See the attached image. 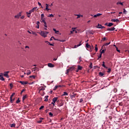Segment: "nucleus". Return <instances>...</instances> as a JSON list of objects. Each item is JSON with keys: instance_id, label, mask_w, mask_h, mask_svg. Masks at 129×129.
Here are the masks:
<instances>
[{"instance_id": "obj_1", "label": "nucleus", "mask_w": 129, "mask_h": 129, "mask_svg": "<svg viewBox=\"0 0 129 129\" xmlns=\"http://www.w3.org/2000/svg\"><path fill=\"white\" fill-rule=\"evenodd\" d=\"M39 34L42 37H43V38H46V37H47V35L49 34V32L41 31L40 32H39Z\"/></svg>"}, {"instance_id": "obj_2", "label": "nucleus", "mask_w": 129, "mask_h": 129, "mask_svg": "<svg viewBox=\"0 0 129 129\" xmlns=\"http://www.w3.org/2000/svg\"><path fill=\"white\" fill-rule=\"evenodd\" d=\"M22 16V12H20L19 14H17V15L15 16L14 18L15 19H20V17Z\"/></svg>"}, {"instance_id": "obj_3", "label": "nucleus", "mask_w": 129, "mask_h": 129, "mask_svg": "<svg viewBox=\"0 0 129 129\" xmlns=\"http://www.w3.org/2000/svg\"><path fill=\"white\" fill-rule=\"evenodd\" d=\"M19 82V83H21V84H22V85H26V84H28V82L20 81Z\"/></svg>"}, {"instance_id": "obj_4", "label": "nucleus", "mask_w": 129, "mask_h": 129, "mask_svg": "<svg viewBox=\"0 0 129 129\" xmlns=\"http://www.w3.org/2000/svg\"><path fill=\"white\" fill-rule=\"evenodd\" d=\"M73 70H74V68H70L69 69L67 70V73H66V74H68L70 71H73Z\"/></svg>"}, {"instance_id": "obj_5", "label": "nucleus", "mask_w": 129, "mask_h": 129, "mask_svg": "<svg viewBox=\"0 0 129 129\" xmlns=\"http://www.w3.org/2000/svg\"><path fill=\"white\" fill-rule=\"evenodd\" d=\"M45 6H46V8H45V10H44V11H47V12H49V11L51 10V9L48 8H49L48 4H46Z\"/></svg>"}, {"instance_id": "obj_6", "label": "nucleus", "mask_w": 129, "mask_h": 129, "mask_svg": "<svg viewBox=\"0 0 129 129\" xmlns=\"http://www.w3.org/2000/svg\"><path fill=\"white\" fill-rule=\"evenodd\" d=\"M31 13H34L35 11H38V7H34L31 10Z\"/></svg>"}, {"instance_id": "obj_7", "label": "nucleus", "mask_w": 129, "mask_h": 129, "mask_svg": "<svg viewBox=\"0 0 129 129\" xmlns=\"http://www.w3.org/2000/svg\"><path fill=\"white\" fill-rule=\"evenodd\" d=\"M9 73H10V72H5L4 76H5V77H7V78H9Z\"/></svg>"}, {"instance_id": "obj_8", "label": "nucleus", "mask_w": 129, "mask_h": 129, "mask_svg": "<svg viewBox=\"0 0 129 129\" xmlns=\"http://www.w3.org/2000/svg\"><path fill=\"white\" fill-rule=\"evenodd\" d=\"M38 90L39 91H44V90H45V88H44L43 87H40L38 88Z\"/></svg>"}, {"instance_id": "obj_9", "label": "nucleus", "mask_w": 129, "mask_h": 129, "mask_svg": "<svg viewBox=\"0 0 129 129\" xmlns=\"http://www.w3.org/2000/svg\"><path fill=\"white\" fill-rule=\"evenodd\" d=\"M100 16H102V14L98 13L94 16V18H97V17H100Z\"/></svg>"}, {"instance_id": "obj_10", "label": "nucleus", "mask_w": 129, "mask_h": 129, "mask_svg": "<svg viewBox=\"0 0 129 129\" xmlns=\"http://www.w3.org/2000/svg\"><path fill=\"white\" fill-rule=\"evenodd\" d=\"M97 29H103L104 27L102 26V25L100 24H98V26H97Z\"/></svg>"}, {"instance_id": "obj_11", "label": "nucleus", "mask_w": 129, "mask_h": 129, "mask_svg": "<svg viewBox=\"0 0 129 129\" xmlns=\"http://www.w3.org/2000/svg\"><path fill=\"white\" fill-rule=\"evenodd\" d=\"M57 100H58V97H54L52 99V102L56 103V101H57Z\"/></svg>"}, {"instance_id": "obj_12", "label": "nucleus", "mask_w": 129, "mask_h": 129, "mask_svg": "<svg viewBox=\"0 0 129 129\" xmlns=\"http://www.w3.org/2000/svg\"><path fill=\"white\" fill-rule=\"evenodd\" d=\"M114 30H115V28L114 27H112L111 28H108L107 29V31H114Z\"/></svg>"}, {"instance_id": "obj_13", "label": "nucleus", "mask_w": 129, "mask_h": 129, "mask_svg": "<svg viewBox=\"0 0 129 129\" xmlns=\"http://www.w3.org/2000/svg\"><path fill=\"white\" fill-rule=\"evenodd\" d=\"M48 67H50V68H53V67H54V64H53L51 63H48Z\"/></svg>"}, {"instance_id": "obj_14", "label": "nucleus", "mask_w": 129, "mask_h": 129, "mask_svg": "<svg viewBox=\"0 0 129 129\" xmlns=\"http://www.w3.org/2000/svg\"><path fill=\"white\" fill-rule=\"evenodd\" d=\"M102 63H103L102 64V66L104 67V68H106V69H107V67L105 66V62L103 61Z\"/></svg>"}, {"instance_id": "obj_15", "label": "nucleus", "mask_w": 129, "mask_h": 129, "mask_svg": "<svg viewBox=\"0 0 129 129\" xmlns=\"http://www.w3.org/2000/svg\"><path fill=\"white\" fill-rule=\"evenodd\" d=\"M109 44H110V42H108V43H105V44L104 45H103L102 48L103 49V48H104V47H105V46H108V45H109Z\"/></svg>"}, {"instance_id": "obj_16", "label": "nucleus", "mask_w": 129, "mask_h": 129, "mask_svg": "<svg viewBox=\"0 0 129 129\" xmlns=\"http://www.w3.org/2000/svg\"><path fill=\"white\" fill-rule=\"evenodd\" d=\"M75 16H77V19H79L80 18V17H81L82 18H83V15H80L78 14H76V15H75Z\"/></svg>"}, {"instance_id": "obj_17", "label": "nucleus", "mask_w": 129, "mask_h": 129, "mask_svg": "<svg viewBox=\"0 0 129 129\" xmlns=\"http://www.w3.org/2000/svg\"><path fill=\"white\" fill-rule=\"evenodd\" d=\"M99 75L100 77H102V76H103V75H104V73L101 72H100L99 73Z\"/></svg>"}, {"instance_id": "obj_18", "label": "nucleus", "mask_w": 129, "mask_h": 129, "mask_svg": "<svg viewBox=\"0 0 129 129\" xmlns=\"http://www.w3.org/2000/svg\"><path fill=\"white\" fill-rule=\"evenodd\" d=\"M75 29H76V28H72V30H73V31H71V34H73V33H74V32H75Z\"/></svg>"}, {"instance_id": "obj_19", "label": "nucleus", "mask_w": 129, "mask_h": 129, "mask_svg": "<svg viewBox=\"0 0 129 129\" xmlns=\"http://www.w3.org/2000/svg\"><path fill=\"white\" fill-rule=\"evenodd\" d=\"M111 22H116L117 23V22H119V20L118 19H112Z\"/></svg>"}, {"instance_id": "obj_20", "label": "nucleus", "mask_w": 129, "mask_h": 129, "mask_svg": "<svg viewBox=\"0 0 129 129\" xmlns=\"http://www.w3.org/2000/svg\"><path fill=\"white\" fill-rule=\"evenodd\" d=\"M95 31H94L93 30H90L89 31V34H92V35H93V34H94Z\"/></svg>"}, {"instance_id": "obj_21", "label": "nucleus", "mask_w": 129, "mask_h": 129, "mask_svg": "<svg viewBox=\"0 0 129 129\" xmlns=\"http://www.w3.org/2000/svg\"><path fill=\"white\" fill-rule=\"evenodd\" d=\"M15 101V98L13 99V98H10V102L13 103Z\"/></svg>"}, {"instance_id": "obj_22", "label": "nucleus", "mask_w": 129, "mask_h": 129, "mask_svg": "<svg viewBox=\"0 0 129 129\" xmlns=\"http://www.w3.org/2000/svg\"><path fill=\"white\" fill-rule=\"evenodd\" d=\"M113 25V23H109L108 25H107V27H111Z\"/></svg>"}, {"instance_id": "obj_23", "label": "nucleus", "mask_w": 129, "mask_h": 129, "mask_svg": "<svg viewBox=\"0 0 129 129\" xmlns=\"http://www.w3.org/2000/svg\"><path fill=\"white\" fill-rule=\"evenodd\" d=\"M86 46L87 48H91V46H90V45L88 44V43H87L86 44Z\"/></svg>"}, {"instance_id": "obj_24", "label": "nucleus", "mask_w": 129, "mask_h": 129, "mask_svg": "<svg viewBox=\"0 0 129 129\" xmlns=\"http://www.w3.org/2000/svg\"><path fill=\"white\" fill-rule=\"evenodd\" d=\"M78 70H82V67H81L80 66H78Z\"/></svg>"}, {"instance_id": "obj_25", "label": "nucleus", "mask_w": 129, "mask_h": 129, "mask_svg": "<svg viewBox=\"0 0 129 129\" xmlns=\"http://www.w3.org/2000/svg\"><path fill=\"white\" fill-rule=\"evenodd\" d=\"M48 97H49V96H45V99L44 100V101H48Z\"/></svg>"}, {"instance_id": "obj_26", "label": "nucleus", "mask_w": 129, "mask_h": 129, "mask_svg": "<svg viewBox=\"0 0 129 129\" xmlns=\"http://www.w3.org/2000/svg\"><path fill=\"white\" fill-rule=\"evenodd\" d=\"M116 5H121V6H123V3L121 2H117Z\"/></svg>"}, {"instance_id": "obj_27", "label": "nucleus", "mask_w": 129, "mask_h": 129, "mask_svg": "<svg viewBox=\"0 0 129 129\" xmlns=\"http://www.w3.org/2000/svg\"><path fill=\"white\" fill-rule=\"evenodd\" d=\"M95 50L96 52H97V51L98 50V48H97V44L95 45Z\"/></svg>"}, {"instance_id": "obj_28", "label": "nucleus", "mask_w": 129, "mask_h": 129, "mask_svg": "<svg viewBox=\"0 0 129 129\" xmlns=\"http://www.w3.org/2000/svg\"><path fill=\"white\" fill-rule=\"evenodd\" d=\"M16 95V93H13L11 96H10V98H13V97H14V95Z\"/></svg>"}, {"instance_id": "obj_29", "label": "nucleus", "mask_w": 129, "mask_h": 129, "mask_svg": "<svg viewBox=\"0 0 129 129\" xmlns=\"http://www.w3.org/2000/svg\"><path fill=\"white\" fill-rule=\"evenodd\" d=\"M53 31H54L55 32V34H58V33H59V31L56 30L55 28L53 29Z\"/></svg>"}, {"instance_id": "obj_30", "label": "nucleus", "mask_w": 129, "mask_h": 129, "mask_svg": "<svg viewBox=\"0 0 129 129\" xmlns=\"http://www.w3.org/2000/svg\"><path fill=\"white\" fill-rule=\"evenodd\" d=\"M26 98H27V95H24V96L23 97L22 99H23V100L24 101V100H25V99H26Z\"/></svg>"}, {"instance_id": "obj_31", "label": "nucleus", "mask_w": 129, "mask_h": 129, "mask_svg": "<svg viewBox=\"0 0 129 129\" xmlns=\"http://www.w3.org/2000/svg\"><path fill=\"white\" fill-rule=\"evenodd\" d=\"M30 78H33V79H35L36 78V76H30Z\"/></svg>"}, {"instance_id": "obj_32", "label": "nucleus", "mask_w": 129, "mask_h": 129, "mask_svg": "<svg viewBox=\"0 0 129 129\" xmlns=\"http://www.w3.org/2000/svg\"><path fill=\"white\" fill-rule=\"evenodd\" d=\"M0 80H2V81H5V78H4V77L1 76V77L0 78Z\"/></svg>"}, {"instance_id": "obj_33", "label": "nucleus", "mask_w": 129, "mask_h": 129, "mask_svg": "<svg viewBox=\"0 0 129 129\" xmlns=\"http://www.w3.org/2000/svg\"><path fill=\"white\" fill-rule=\"evenodd\" d=\"M105 51H106V49H103L101 51V52H100V54H103V53H104L105 52Z\"/></svg>"}, {"instance_id": "obj_34", "label": "nucleus", "mask_w": 129, "mask_h": 129, "mask_svg": "<svg viewBox=\"0 0 129 129\" xmlns=\"http://www.w3.org/2000/svg\"><path fill=\"white\" fill-rule=\"evenodd\" d=\"M107 73H110L111 72V69L109 68L108 69V71H107Z\"/></svg>"}, {"instance_id": "obj_35", "label": "nucleus", "mask_w": 129, "mask_h": 129, "mask_svg": "<svg viewBox=\"0 0 129 129\" xmlns=\"http://www.w3.org/2000/svg\"><path fill=\"white\" fill-rule=\"evenodd\" d=\"M16 126L15 123H13L11 125V127H15Z\"/></svg>"}, {"instance_id": "obj_36", "label": "nucleus", "mask_w": 129, "mask_h": 129, "mask_svg": "<svg viewBox=\"0 0 129 129\" xmlns=\"http://www.w3.org/2000/svg\"><path fill=\"white\" fill-rule=\"evenodd\" d=\"M102 56V54H101V53H100V55L98 56L97 60H99L100 58H101Z\"/></svg>"}, {"instance_id": "obj_37", "label": "nucleus", "mask_w": 129, "mask_h": 129, "mask_svg": "<svg viewBox=\"0 0 129 129\" xmlns=\"http://www.w3.org/2000/svg\"><path fill=\"white\" fill-rule=\"evenodd\" d=\"M62 95L63 96L68 95V93H67V92H64Z\"/></svg>"}, {"instance_id": "obj_38", "label": "nucleus", "mask_w": 129, "mask_h": 129, "mask_svg": "<svg viewBox=\"0 0 129 129\" xmlns=\"http://www.w3.org/2000/svg\"><path fill=\"white\" fill-rule=\"evenodd\" d=\"M32 11L31 10L29 11V12H26V14H28V15H31L32 14Z\"/></svg>"}, {"instance_id": "obj_39", "label": "nucleus", "mask_w": 129, "mask_h": 129, "mask_svg": "<svg viewBox=\"0 0 129 129\" xmlns=\"http://www.w3.org/2000/svg\"><path fill=\"white\" fill-rule=\"evenodd\" d=\"M48 18H51L54 17V15L53 14H50L49 16H47Z\"/></svg>"}, {"instance_id": "obj_40", "label": "nucleus", "mask_w": 129, "mask_h": 129, "mask_svg": "<svg viewBox=\"0 0 129 129\" xmlns=\"http://www.w3.org/2000/svg\"><path fill=\"white\" fill-rule=\"evenodd\" d=\"M49 115H50V117H53V113H52V112H49Z\"/></svg>"}, {"instance_id": "obj_41", "label": "nucleus", "mask_w": 129, "mask_h": 129, "mask_svg": "<svg viewBox=\"0 0 129 129\" xmlns=\"http://www.w3.org/2000/svg\"><path fill=\"white\" fill-rule=\"evenodd\" d=\"M116 49L117 52H118V53H120V50L118 49V48L116 46Z\"/></svg>"}, {"instance_id": "obj_42", "label": "nucleus", "mask_w": 129, "mask_h": 129, "mask_svg": "<svg viewBox=\"0 0 129 129\" xmlns=\"http://www.w3.org/2000/svg\"><path fill=\"white\" fill-rule=\"evenodd\" d=\"M20 102H21V100H20V99H18L16 101V103H20Z\"/></svg>"}, {"instance_id": "obj_43", "label": "nucleus", "mask_w": 129, "mask_h": 129, "mask_svg": "<svg viewBox=\"0 0 129 129\" xmlns=\"http://www.w3.org/2000/svg\"><path fill=\"white\" fill-rule=\"evenodd\" d=\"M58 86H55L53 89V90H56L57 89V88H58Z\"/></svg>"}, {"instance_id": "obj_44", "label": "nucleus", "mask_w": 129, "mask_h": 129, "mask_svg": "<svg viewBox=\"0 0 129 129\" xmlns=\"http://www.w3.org/2000/svg\"><path fill=\"white\" fill-rule=\"evenodd\" d=\"M32 32V34H33V35H35L36 36H37V33H36V32H34V31H31Z\"/></svg>"}, {"instance_id": "obj_45", "label": "nucleus", "mask_w": 129, "mask_h": 129, "mask_svg": "<svg viewBox=\"0 0 129 129\" xmlns=\"http://www.w3.org/2000/svg\"><path fill=\"white\" fill-rule=\"evenodd\" d=\"M41 19H43V18H45V15H44V14H41Z\"/></svg>"}, {"instance_id": "obj_46", "label": "nucleus", "mask_w": 129, "mask_h": 129, "mask_svg": "<svg viewBox=\"0 0 129 129\" xmlns=\"http://www.w3.org/2000/svg\"><path fill=\"white\" fill-rule=\"evenodd\" d=\"M89 68L91 69V68H92V62L90 63V64L89 66Z\"/></svg>"}, {"instance_id": "obj_47", "label": "nucleus", "mask_w": 129, "mask_h": 129, "mask_svg": "<svg viewBox=\"0 0 129 129\" xmlns=\"http://www.w3.org/2000/svg\"><path fill=\"white\" fill-rule=\"evenodd\" d=\"M123 13L125 15L126 14V10L125 9H123Z\"/></svg>"}, {"instance_id": "obj_48", "label": "nucleus", "mask_w": 129, "mask_h": 129, "mask_svg": "<svg viewBox=\"0 0 129 129\" xmlns=\"http://www.w3.org/2000/svg\"><path fill=\"white\" fill-rule=\"evenodd\" d=\"M44 27H45V28H47V23L45 22V23H44Z\"/></svg>"}, {"instance_id": "obj_49", "label": "nucleus", "mask_w": 129, "mask_h": 129, "mask_svg": "<svg viewBox=\"0 0 129 129\" xmlns=\"http://www.w3.org/2000/svg\"><path fill=\"white\" fill-rule=\"evenodd\" d=\"M83 101V99L82 98H81V99H80L79 102L80 103H81V102H82Z\"/></svg>"}, {"instance_id": "obj_50", "label": "nucleus", "mask_w": 129, "mask_h": 129, "mask_svg": "<svg viewBox=\"0 0 129 129\" xmlns=\"http://www.w3.org/2000/svg\"><path fill=\"white\" fill-rule=\"evenodd\" d=\"M28 18H30L31 14H26Z\"/></svg>"}, {"instance_id": "obj_51", "label": "nucleus", "mask_w": 129, "mask_h": 129, "mask_svg": "<svg viewBox=\"0 0 129 129\" xmlns=\"http://www.w3.org/2000/svg\"><path fill=\"white\" fill-rule=\"evenodd\" d=\"M42 121H43L42 120H40L37 121L38 123H41V122H42Z\"/></svg>"}, {"instance_id": "obj_52", "label": "nucleus", "mask_w": 129, "mask_h": 129, "mask_svg": "<svg viewBox=\"0 0 129 129\" xmlns=\"http://www.w3.org/2000/svg\"><path fill=\"white\" fill-rule=\"evenodd\" d=\"M42 23H43L44 24H46V21L44 20H42L41 21Z\"/></svg>"}, {"instance_id": "obj_53", "label": "nucleus", "mask_w": 129, "mask_h": 129, "mask_svg": "<svg viewBox=\"0 0 129 129\" xmlns=\"http://www.w3.org/2000/svg\"><path fill=\"white\" fill-rule=\"evenodd\" d=\"M43 108H44V106H41L39 108V109H40V110L43 109Z\"/></svg>"}, {"instance_id": "obj_54", "label": "nucleus", "mask_w": 129, "mask_h": 129, "mask_svg": "<svg viewBox=\"0 0 129 129\" xmlns=\"http://www.w3.org/2000/svg\"><path fill=\"white\" fill-rule=\"evenodd\" d=\"M53 39H54V37L52 36L51 38L50 39V41H53Z\"/></svg>"}, {"instance_id": "obj_55", "label": "nucleus", "mask_w": 129, "mask_h": 129, "mask_svg": "<svg viewBox=\"0 0 129 129\" xmlns=\"http://www.w3.org/2000/svg\"><path fill=\"white\" fill-rule=\"evenodd\" d=\"M114 92H117V89H114Z\"/></svg>"}, {"instance_id": "obj_56", "label": "nucleus", "mask_w": 129, "mask_h": 129, "mask_svg": "<svg viewBox=\"0 0 129 129\" xmlns=\"http://www.w3.org/2000/svg\"><path fill=\"white\" fill-rule=\"evenodd\" d=\"M80 61H79V63L80 64V62H81V57H79Z\"/></svg>"}, {"instance_id": "obj_57", "label": "nucleus", "mask_w": 129, "mask_h": 129, "mask_svg": "<svg viewBox=\"0 0 129 129\" xmlns=\"http://www.w3.org/2000/svg\"><path fill=\"white\" fill-rule=\"evenodd\" d=\"M21 19L23 20V19H25V16H22L21 17Z\"/></svg>"}, {"instance_id": "obj_58", "label": "nucleus", "mask_w": 129, "mask_h": 129, "mask_svg": "<svg viewBox=\"0 0 129 129\" xmlns=\"http://www.w3.org/2000/svg\"><path fill=\"white\" fill-rule=\"evenodd\" d=\"M10 87H13L14 86V85H13V84L11 83V84H10Z\"/></svg>"}, {"instance_id": "obj_59", "label": "nucleus", "mask_w": 129, "mask_h": 129, "mask_svg": "<svg viewBox=\"0 0 129 129\" xmlns=\"http://www.w3.org/2000/svg\"><path fill=\"white\" fill-rule=\"evenodd\" d=\"M102 40H103V41H105V40H106V37H104L102 38Z\"/></svg>"}, {"instance_id": "obj_60", "label": "nucleus", "mask_w": 129, "mask_h": 129, "mask_svg": "<svg viewBox=\"0 0 129 129\" xmlns=\"http://www.w3.org/2000/svg\"><path fill=\"white\" fill-rule=\"evenodd\" d=\"M78 46H79V47L80 46H81V45H82V43H81V41L79 43V44H78Z\"/></svg>"}, {"instance_id": "obj_61", "label": "nucleus", "mask_w": 129, "mask_h": 129, "mask_svg": "<svg viewBox=\"0 0 129 129\" xmlns=\"http://www.w3.org/2000/svg\"><path fill=\"white\" fill-rule=\"evenodd\" d=\"M78 47H79V45H78V44L75 45L74 48H77Z\"/></svg>"}, {"instance_id": "obj_62", "label": "nucleus", "mask_w": 129, "mask_h": 129, "mask_svg": "<svg viewBox=\"0 0 129 129\" xmlns=\"http://www.w3.org/2000/svg\"><path fill=\"white\" fill-rule=\"evenodd\" d=\"M36 24H37V26H39V25L40 24V22L37 21V22H36Z\"/></svg>"}, {"instance_id": "obj_63", "label": "nucleus", "mask_w": 129, "mask_h": 129, "mask_svg": "<svg viewBox=\"0 0 129 129\" xmlns=\"http://www.w3.org/2000/svg\"><path fill=\"white\" fill-rule=\"evenodd\" d=\"M27 75H30V74H31V72H28L27 73Z\"/></svg>"}, {"instance_id": "obj_64", "label": "nucleus", "mask_w": 129, "mask_h": 129, "mask_svg": "<svg viewBox=\"0 0 129 129\" xmlns=\"http://www.w3.org/2000/svg\"><path fill=\"white\" fill-rule=\"evenodd\" d=\"M59 42H65L66 41V40H58Z\"/></svg>"}]
</instances>
